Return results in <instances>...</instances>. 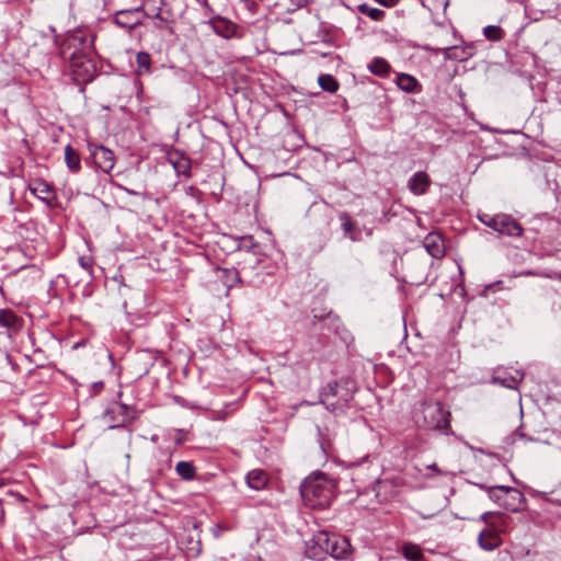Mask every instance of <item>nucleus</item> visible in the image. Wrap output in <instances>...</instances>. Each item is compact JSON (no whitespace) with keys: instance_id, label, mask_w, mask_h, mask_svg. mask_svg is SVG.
<instances>
[{"instance_id":"obj_1","label":"nucleus","mask_w":561,"mask_h":561,"mask_svg":"<svg viewBox=\"0 0 561 561\" xmlns=\"http://www.w3.org/2000/svg\"><path fill=\"white\" fill-rule=\"evenodd\" d=\"M335 488L333 479L319 472L304 480L300 485V494L307 506L313 510H323L330 505Z\"/></svg>"},{"instance_id":"obj_2","label":"nucleus","mask_w":561,"mask_h":561,"mask_svg":"<svg viewBox=\"0 0 561 561\" xmlns=\"http://www.w3.org/2000/svg\"><path fill=\"white\" fill-rule=\"evenodd\" d=\"M350 548L344 537L328 531H318L306 542V554L316 561H322L327 556L334 559L343 558Z\"/></svg>"},{"instance_id":"obj_3","label":"nucleus","mask_w":561,"mask_h":561,"mask_svg":"<svg viewBox=\"0 0 561 561\" xmlns=\"http://www.w3.org/2000/svg\"><path fill=\"white\" fill-rule=\"evenodd\" d=\"M348 385L347 380L330 381L321 389L320 402L336 415L344 413L353 399V392Z\"/></svg>"},{"instance_id":"obj_4","label":"nucleus","mask_w":561,"mask_h":561,"mask_svg":"<svg viewBox=\"0 0 561 561\" xmlns=\"http://www.w3.org/2000/svg\"><path fill=\"white\" fill-rule=\"evenodd\" d=\"M450 413L434 399H424L416 413V423L426 430H444L449 426Z\"/></svg>"},{"instance_id":"obj_5","label":"nucleus","mask_w":561,"mask_h":561,"mask_svg":"<svg viewBox=\"0 0 561 561\" xmlns=\"http://www.w3.org/2000/svg\"><path fill=\"white\" fill-rule=\"evenodd\" d=\"M481 488L488 491L490 500L504 510L515 513L522 511L526 504L525 495L516 488L506 485Z\"/></svg>"},{"instance_id":"obj_6","label":"nucleus","mask_w":561,"mask_h":561,"mask_svg":"<svg viewBox=\"0 0 561 561\" xmlns=\"http://www.w3.org/2000/svg\"><path fill=\"white\" fill-rule=\"evenodd\" d=\"M478 219L481 224L502 236L517 238L524 232L522 225L508 214L491 215L482 213L478 214Z\"/></svg>"},{"instance_id":"obj_7","label":"nucleus","mask_w":561,"mask_h":561,"mask_svg":"<svg viewBox=\"0 0 561 561\" xmlns=\"http://www.w3.org/2000/svg\"><path fill=\"white\" fill-rule=\"evenodd\" d=\"M66 60L69 61L72 79L77 83H89L95 77L96 65L92 53H70Z\"/></svg>"},{"instance_id":"obj_8","label":"nucleus","mask_w":561,"mask_h":561,"mask_svg":"<svg viewBox=\"0 0 561 561\" xmlns=\"http://www.w3.org/2000/svg\"><path fill=\"white\" fill-rule=\"evenodd\" d=\"M94 36L84 28L69 31L60 46V56L66 60L70 53H92Z\"/></svg>"},{"instance_id":"obj_9","label":"nucleus","mask_w":561,"mask_h":561,"mask_svg":"<svg viewBox=\"0 0 561 561\" xmlns=\"http://www.w3.org/2000/svg\"><path fill=\"white\" fill-rule=\"evenodd\" d=\"M208 24L218 36H221L224 38L228 39L232 37H243V32L241 31L239 25H237L234 22L227 18L217 15L215 18H211L208 21Z\"/></svg>"},{"instance_id":"obj_10","label":"nucleus","mask_w":561,"mask_h":561,"mask_svg":"<svg viewBox=\"0 0 561 561\" xmlns=\"http://www.w3.org/2000/svg\"><path fill=\"white\" fill-rule=\"evenodd\" d=\"M524 371L519 369H502L497 368L494 370V374L492 376V383L500 385L507 389H517L518 385L524 379Z\"/></svg>"},{"instance_id":"obj_11","label":"nucleus","mask_w":561,"mask_h":561,"mask_svg":"<svg viewBox=\"0 0 561 561\" xmlns=\"http://www.w3.org/2000/svg\"><path fill=\"white\" fill-rule=\"evenodd\" d=\"M31 193L44 202L49 207L57 205V195L55 190L44 180H36L28 186Z\"/></svg>"},{"instance_id":"obj_12","label":"nucleus","mask_w":561,"mask_h":561,"mask_svg":"<svg viewBox=\"0 0 561 561\" xmlns=\"http://www.w3.org/2000/svg\"><path fill=\"white\" fill-rule=\"evenodd\" d=\"M95 167L104 173H110L114 168V153L104 146H96L91 152Z\"/></svg>"},{"instance_id":"obj_13","label":"nucleus","mask_w":561,"mask_h":561,"mask_svg":"<svg viewBox=\"0 0 561 561\" xmlns=\"http://www.w3.org/2000/svg\"><path fill=\"white\" fill-rule=\"evenodd\" d=\"M339 220L341 222V229L345 238H348L353 242L362 240V230L357 226L356 221L353 220L352 216L347 211H341L339 214Z\"/></svg>"},{"instance_id":"obj_14","label":"nucleus","mask_w":561,"mask_h":561,"mask_svg":"<svg viewBox=\"0 0 561 561\" xmlns=\"http://www.w3.org/2000/svg\"><path fill=\"white\" fill-rule=\"evenodd\" d=\"M478 543L481 549L493 551L502 545V539L495 527H485L479 533Z\"/></svg>"},{"instance_id":"obj_15","label":"nucleus","mask_w":561,"mask_h":561,"mask_svg":"<svg viewBox=\"0 0 561 561\" xmlns=\"http://www.w3.org/2000/svg\"><path fill=\"white\" fill-rule=\"evenodd\" d=\"M423 247L426 252L434 259L443 257L446 252L444 239L439 233H428L423 240Z\"/></svg>"},{"instance_id":"obj_16","label":"nucleus","mask_w":561,"mask_h":561,"mask_svg":"<svg viewBox=\"0 0 561 561\" xmlns=\"http://www.w3.org/2000/svg\"><path fill=\"white\" fill-rule=\"evenodd\" d=\"M431 178L426 172H415L408 181V187L413 195H424L431 186Z\"/></svg>"},{"instance_id":"obj_17","label":"nucleus","mask_w":561,"mask_h":561,"mask_svg":"<svg viewBox=\"0 0 561 561\" xmlns=\"http://www.w3.org/2000/svg\"><path fill=\"white\" fill-rule=\"evenodd\" d=\"M114 22L116 25L131 30L138 24H140V20L138 18V10H125L116 13L114 18Z\"/></svg>"},{"instance_id":"obj_18","label":"nucleus","mask_w":561,"mask_h":561,"mask_svg":"<svg viewBox=\"0 0 561 561\" xmlns=\"http://www.w3.org/2000/svg\"><path fill=\"white\" fill-rule=\"evenodd\" d=\"M396 83L399 89L407 93H417L421 91V84L417 79L408 73H399Z\"/></svg>"},{"instance_id":"obj_19","label":"nucleus","mask_w":561,"mask_h":561,"mask_svg":"<svg viewBox=\"0 0 561 561\" xmlns=\"http://www.w3.org/2000/svg\"><path fill=\"white\" fill-rule=\"evenodd\" d=\"M268 481V477L265 471L255 469L247 474V484L253 490H263Z\"/></svg>"},{"instance_id":"obj_20","label":"nucleus","mask_w":561,"mask_h":561,"mask_svg":"<svg viewBox=\"0 0 561 561\" xmlns=\"http://www.w3.org/2000/svg\"><path fill=\"white\" fill-rule=\"evenodd\" d=\"M65 162L68 169L73 173L79 172L81 169L80 154L71 145L65 148Z\"/></svg>"},{"instance_id":"obj_21","label":"nucleus","mask_w":561,"mask_h":561,"mask_svg":"<svg viewBox=\"0 0 561 561\" xmlns=\"http://www.w3.org/2000/svg\"><path fill=\"white\" fill-rule=\"evenodd\" d=\"M0 327L18 330L20 328V319L11 309H0Z\"/></svg>"},{"instance_id":"obj_22","label":"nucleus","mask_w":561,"mask_h":561,"mask_svg":"<svg viewBox=\"0 0 561 561\" xmlns=\"http://www.w3.org/2000/svg\"><path fill=\"white\" fill-rule=\"evenodd\" d=\"M402 556L409 561H422L424 554L422 549L412 542H407L401 548Z\"/></svg>"},{"instance_id":"obj_23","label":"nucleus","mask_w":561,"mask_h":561,"mask_svg":"<svg viewBox=\"0 0 561 561\" xmlns=\"http://www.w3.org/2000/svg\"><path fill=\"white\" fill-rule=\"evenodd\" d=\"M368 69L371 73L376 76L386 77L390 71V65L386 59L376 57L368 65Z\"/></svg>"},{"instance_id":"obj_24","label":"nucleus","mask_w":561,"mask_h":561,"mask_svg":"<svg viewBox=\"0 0 561 561\" xmlns=\"http://www.w3.org/2000/svg\"><path fill=\"white\" fill-rule=\"evenodd\" d=\"M137 75L145 76L151 72V57L146 51H139L136 56Z\"/></svg>"},{"instance_id":"obj_25","label":"nucleus","mask_w":561,"mask_h":561,"mask_svg":"<svg viewBox=\"0 0 561 561\" xmlns=\"http://www.w3.org/2000/svg\"><path fill=\"white\" fill-rule=\"evenodd\" d=\"M318 83L323 91L330 93L336 92L340 87L337 80L331 75H320L318 78Z\"/></svg>"},{"instance_id":"obj_26","label":"nucleus","mask_w":561,"mask_h":561,"mask_svg":"<svg viewBox=\"0 0 561 561\" xmlns=\"http://www.w3.org/2000/svg\"><path fill=\"white\" fill-rule=\"evenodd\" d=\"M175 471L184 480H192L196 473L194 465L190 461H179Z\"/></svg>"},{"instance_id":"obj_27","label":"nucleus","mask_w":561,"mask_h":561,"mask_svg":"<svg viewBox=\"0 0 561 561\" xmlns=\"http://www.w3.org/2000/svg\"><path fill=\"white\" fill-rule=\"evenodd\" d=\"M358 11L369 16L373 21H381L385 18V11L378 8H371L367 3H362L357 7Z\"/></svg>"},{"instance_id":"obj_28","label":"nucleus","mask_w":561,"mask_h":561,"mask_svg":"<svg viewBox=\"0 0 561 561\" xmlns=\"http://www.w3.org/2000/svg\"><path fill=\"white\" fill-rule=\"evenodd\" d=\"M483 35L489 41L497 42L504 37L505 33L499 25H488L483 28Z\"/></svg>"},{"instance_id":"obj_29","label":"nucleus","mask_w":561,"mask_h":561,"mask_svg":"<svg viewBox=\"0 0 561 561\" xmlns=\"http://www.w3.org/2000/svg\"><path fill=\"white\" fill-rule=\"evenodd\" d=\"M240 249H244L247 251H251L254 254L260 253V245L257 242L254 241L253 237L248 234L240 238L239 243Z\"/></svg>"},{"instance_id":"obj_30","label":"nucleus","mask_w":561,"mask_h":561,"mask_svg":"<svg viewBox=\"0 0 561 561\" xmlns=\"http://www.w3.org/2000/svg\"><path fill=\"white\" fill-rule=\"evenodd\" d=\"M174 168L178 173H182L186 176L191 175V164L187 159H182L180 162L174 163Z\"/></svg>"},{"instance_id":"obj_31","label":"nucleus","mask_w":561,"mask_h":561,"mask_svg":"<svg viewBox=\"0 0 561 561\" xmlns=\"http://www.w3.org/2000/svg\"><path fill=\"white\" fill-rule=\"evenodd\" d=\"M79 265L88 272L89 275H92V272H93V260L92 257L90 256H80L79 260Z\"/></svg>"},{"instance_id":"obj_32","label":"nucleus","mask_w":561,"mask_h":561,"mask_svg":"<svg viewBox=\"0 0 561 561\" xmlns=\"http://www.w3.org/2000/svg\"><path fill=\"white\" fill-rule=\"evenodd\" d=\"M495 515L493 512H485L480 516V520L485 523L488 527H494L493 524L490 522V518Z\"/></svg>"},{"instance_id":"obj_33","label":"nucleus","mask_w":561,"mask_h":561,"mask_svg":"<svg viewBox=\"0 0 561 561\" xmlns=\"http://www.w3.org/2000/svg\"><path fill=\"white\" fill-rule=\"evenodd\" d=\"M375 1L383 7H387V8L394 7L398 2V0H375Z\"/></svg>"},{"instance_id":"obj_34","label":"nucleus","mask_w":561,"mask_h":561,"mask_svg":"<svg viewBox=\"0 0 561 561\" xmlns=\"http://www.w3.org/2000/svg\"><path fill=\"white\" fill-rule=\"evenodd\" d=\"M116 186L119 187L121 190H124L129 195H137L135 191L124 187L123 185L116 184Z\"/></svg>"},{"instance_id":"obj_35","label":"nucleus","mask_w":561,"mask_h":561,"mask_svg":"<svg viewBox=\"0 0 561 561\" xmlns=\"http://www.w3.org/2000/svg\"><path fill=\"white\" fill-rule=\"evenodd\" d=\"M93 387H94L95 391H100L103 388V382L98 381V382L93 383Z\"/></svg>"},{"instance_id":"obj_36","label":"nucleus","mask_w":561,"mask_h":561,"mask_svg":"<svg viewBox=\"0 0 561 561\" xmlns=\"http://www.w3.org/2000/svg\"><path fill=\"white\" fill-rule=\"evenodd\" d=\"M454 47H448V48H445L444 51H445V57L446 58H451V55H450V50H453Z\"/></svg>"},{"instance_id":"obj_37","label":"nucleus","mask_w":561,"mask_h":561,"mask_svg":"<svg viewBox=\"0 0 561 561\" xmlns=\"http://www.w3.org/2000/svg\"><path fill=\"white\" fill-rule=\"evenodd\" d=\"M324 318H325V316H324V314H314V316H313V320H314V321H320V320H323Z\"/></svg>"},{"instance_id":"obj_38","label":"nucleus","mask_w":561,"mask_h":561,"mask_svg":"<svg viewBox=\"0 0 561 561\" xmlns=\"http://www.w3.org/2000/svg\"><path fill=\"white\" fill-rule=\"evenodd\" d=\"M231 273L234 275V277H236V279H237L238 282H241V280H240V278H239V273H238V271L233 270V271H231Z\"/></svg>"},{"instance_id":"obj_39","label":"nucleus","mask_w":561,"mask_h":561,"mask_svg":"<svg viewBox=\"0 0 561 561\" xmlns=\"http://www.w3.org/2000/svg\"><path fill=\"white\" fill-rule=\"evenodd\" d=\"M385 485V482H378V491H377V495H379V491L380 489Z\"/></svg>"},{"instance_id":"obj_40","label":"nucleus","mask_w":561,"mask_h":561,"mask_svg":"<svg viewBox=\"0 0 561 561\" xmlns=\"http://www.w3.org/2000/svg\"><path fill=\"white\" fill-rule=\"evenodd\" d=\"M493 286H494V284H490L489 286H486L485 290L491 288V287H493Z\"/></svg>"},{"instance_id":"obj_41","label":"nucleus","mask_w":561,"mask_h":561,"mask_svg":"<svg viewBox=\"0 0 561 561\" xmlns=\"http://www.w3.org/2000/svg\"><path fill=\"white\" fill-rule=\"evenodd\" d=\"M516 435H518L519 437H524V434L518 433V432H516Z\"/></svg>"},{"instance_id":"obj_42","label":"nucleus","mask_w":561,"mask_h":561,"mask_svg":"<svg viewBox=\"0 0 561 561\" xmlns=\"http://www.w3.org/2000/svg\"><path fill=\"white\" fill-rule=\"evenodd\" d=\"M430 468L436 469V465L434 463V465L430 466Z\"/></svg>"},{"instance_id":"obj_43","label":"nucleus","mask_w":561,"mask_h":561,"mask_svg":"<svg viewBox=\"0 0 561 561\" xmlns=\"http://www.w3.org/2000/svg\"><path fill=\"white\" fill-rule=\"evenodd\" d=\"M332 316V312H328L327 317L330 318Z\"/></svg>"},{"instance_id":"obj_44","label":"nucleus","mask_w":561,"mask_h":561,"mask_svg":"<svg viewBox=\"0 0 561 561\" xmlns=\"http://www.w3.org/2000/svg\"><path fill=\"white\" fill-rule=\"evenodd\" d=\"M560 278H561V273H560Z\"/></svg>"}]
</instances>
